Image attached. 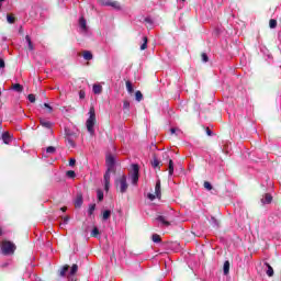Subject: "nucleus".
Wrapping results in <instances>:
<instances>
[{
  "label": "nucleus",
  "mask_w": 281,
  "mask_h": 281,
  "mask_svg": "<svg viewBox=\"0 0 281 281\" xmlns=\"http://www.w3.org/2000/svg\"><path fill=\"white\" fill-rule=\"evenodd\" d=\"M106 166L108 171L104 175V190L109 192V188H111V172L113 171V164H115V157L113 155L106 156Z\"/></svg>",
  "instance_id": "1"
},
{
  "label": "nucleus",
  "mask_w": 281,
  "mask_h": 281,
  "mask_svg": "<svg viewBox=\"0 0 281 281\" xmlns=\"http://www.w3.org/2000/svg\"><path fill=\"white\" fill-rule=\"evenodd\" d=\"M87 130L90 135H93L95 132L93 127L95 126V108L91 106L89 110V117L86 122Z\"/></svg>",
  "instance_id": "2"
},
{
  "label": "nucleus",
  "mask_w": 281,
  "mask_h": 281,
  "mask_svg": "<svg viewBox=\"0 0 281 281\" xmlns=\"http://www.w3.org/2000/svg\"><path fill=\"white\" fill-rule=\"evenodd\" d=\"M1 251L4 256H12L16 251V245L10 240L1 241Z\"/></svg>",
  "instance_id": "3"
},
{
  "label": "nucleus",
  "mask_w": 281,
  "mask_h": 281,
  "mask_svg": "<svg viewBox=\"0 0 281 281\" xmlns=\"http://www.w3.org/2000/svg\"><path fill=\"white\" fill-rule=\"evenodd\" d=\"M148 199L150 201H155V199H161V181H157L156 182V187H155V194L149 193L148 194Z\"/></svg>",
  "instance_id": "4"
},
{
  "label": "nucleus",
  "mask_w": 281,
  "mask_h": 281,
  "mask_svg": "<svg viewBox=\"0 0 281 281\" xmlns=\"http://www.w3.org/2000/svg\"><path fill=\"white\" fill-rule=\"evenodd\" d=\"M100 5H110V8H114V10H120V3L113 0H99Z\"/></svg>",
  "instance_id": "5"
},
{
  "label": "nucleus",
  "mask_w": 281,
  "mask_h": 281,
  "mask_svg": "<svg viewBox=\"0 0 281 281\" xmlns=\"http://www.w3.org/2000/svg\"><path fill=\"white\" fill-rule=\"evenodd\" d=\"M120 192L124 193L128 190V184L126 183V176L119 179Z\"/></svg>",
  "instance_id": "6"
},
{
  "label": "nucleus",
  "mask_w": 281,
  "mask_h": 281,
  "mask_svg": "<svg viewBox=\"0 0 281 281\" xmlns=\"http://www.w3.org/2000/svg\"><path fill=\"white\" fill-rule=\"evenodd\" d=\"M132 181L133 183H137V181H139V167L137 165H133Z\"/></svg>",
  "instance_id": "7"
},
{
  "label": "nucleus",
  "mask_w": 281,
  "mask_h": 281,
  "mask_svg": "<svg viewBox=\"0 0 281 281\" xmlns=\"http://www.w3.org/2000/svg\"><path fill=\"white\" fill-rule=\"evenodd\" d=\"M271 201H273V196H271V194H269V193H266L263 195V199L261 200L263 205H267V204L271 203Z\"/></svg>",
  "instance_id": "8"
},
{
  "label": "nucleus",
  "mask_w": 281,
  "mask_h": 281,
  "mask_svg": "<svg viewBox=\"0 0 281 281\" xmlns=\"http://www.w3.org/2000/svg\"><path fill=\"white\" fill-rule=\"evenodd\" d=\"M92 91H93V93H95L97 95H100V93H102V86H101V85H93Z\"/></svg>",
  "instance_id": "9"
},
{
  "label": "nucleus",
  "mask_w": 281,
  "mask_h": 281,
  "mask_svg": "<svg viewBox=\"0 0 281 281\" xmlns=\"http://www.w3.org/2000/svg\"><path fill=\"white\" fill-rule=\"evenodd\" d=\"M40 124H41L42 126H44V128H49V127L52 126V122H49V121H47V120H45V119H41V120H40Z\"/></svg>",
  "instance_id": "10"
},
{
  "label": "nucleus",
  "mask_w": 281,
  "mask_h": 281,
  "mask_svg": "<svg viewBox=\"0 0 281 281\" xmlns=\"http://www.w3.org/2000/svg\"><path fill=\"white\" fill-rule=\"evenodd\" d=\"M157 221H159V223H161V225H165V227L170 226V222H168V220H166V217H164V216H159L157 218Z\"/></svg>",
  "instance_id": "11"
},
{
  "label": "nucleus",
  "mask_w": 281,
  "mask_h": 281,
  "mask_svg": "<svg viewBox=\"0 0 281 281\" xmlns=\"http://www.w3.org/2000/svg\"><path fill=\"white\" fill-rule=\"evenodd\" d=\"M168 170H169L170 177H172V175H175V162L172 160H169Z\"/></svg>",
  "instance_id": "12"
},
{
  "label": "nucleus",
  "mask_w": 281,
  "mask_h": 281,
  "mask_svg": "<svg viewBox=\"0 0 281 281\" xmlns=\"http://www.w3.org/2000/svg\"><path fill=\"white\" fill-rule=\"evenodd\" d=\"M25 41L27 42L29 49H30L31 52H34V44H32V40L30 38V35H26V36H25Z\"/></svg>",
  "instance_id": "13"
},
{
  "label": "nucleus",
  "mask_w": 281,
  "mask_h": 281,
  "mask_svg": "<svg viewBox=\"0 0 281 281\" xmlns=\"http://www.w3.org/2000/svg\"><path fill=\"white\" fill-rule=\"evenodd\" d=\"M10 133H3L2 134V142L4 143V144H10Z\"/></svg>",
  "instance_id": "14"
},
{
  "label": "nucleus",
  "mask_w": 281,
  "mask_h": 281,
  "mask_svg": "<svg viewBox=\"0 0 281 281\" xmlns=\"http://www.w3.org/2000/svg\"><path fill=\"white\" fill-rule=\"evenodd\" d=\"M223 271H224V276L229 274V261L224 262Z\"/></svg>",
  "instance_id": "15"
},
{
  "label": "nucleus",
  "mask_w": 281,
  "mask_h": 281,
  "mask_svg": "<svg viewBox=\"0 0 281 281\" xmlns=\"http://www.w3.org/2000/svg\"><path fill=\"white\" fill-rule=\"evenodd\" d=\"M81 206H82V195H79L75 201V207H81Z\"/></svg>",
  "instance_id": "16"
},
{
  "label": "nucleus",
  "mask_w": 281,
  "mask_h": 281,
  "mask_svg": "<svg viewBox=\"0 0 281 281\" xmlns=\"http://www.w3.org/2000/svg\"><path fill=\"white\" fill-rule=\"evenodd\" d=\"M79 25H80L81 30H83V32L87 31V21L83 20V18H81L79 20Z\"/></svg>",
  "instance_id": "17"
},
{
  "label": "nucleus",
  "mask_w": 281,
  "mask_h": 281,
  "mask_svg": "<svg viewBox=\"0 0 281 281\" xmlns=\"http://www.w3.org/2000/svg\"><path fill=\"white\" fill-rule=\"evenodd\" d=\"M83 58L85 60H91L93 58V55L91 54V52L86 50L83 52Z\"/></svg>",
  "instance_id": "18"
},
{
  "label": "nucleus",
  "mask_w": 281,
  "mask_h": 281,
  "mask_svg": "<svg viewBox=\"0 0 281 281\" xmlns=\"http://www.w3.org/2000/svg\"><path fill=\"white\" fill-rule=\"evenodd\" d=\"M12 90H13V91L21 92V91H23V86H21L20 83H14V85L12 86Z\"/></svg>",
  "instance_id": "19"
},
{
  "label": "nucleus",
  "mask_w": 281,
  "mask_h": 281,
  "mask_svg": "<svg viewBox=\"0 0 281 281\" xmlns=\"http://www.w3.org/2000/svg\"><path fill=\"white\" fill-rule=\"evenodd\" d=\"M102 218L104 221H109V218H111V211H109V210L104 211L102 214Z\"/></svg>",
  "instance_id": "20"
},
{
  "label": "nucleus",
  "mask_w": 281,
  "mask_h": 281,
  "mask_svg": "<svg viewBox=\"0 0 281 281\" xmlns=\"http://www.w3.org/2000/svg\"><path fill=\"white\" fill-rule=\"evenodd\" d=\"M268 270H267V276L269 278H273V268L271 267V265L267 263Z\"/></svg>",
  "instance_id": "21"
},
{
  "label": "nucleus",
  "mask_w": 281,
  "mask_h": 281,
  "mask_svg": "<svg viewBox=\"0 0 281 281\" xmlns=\"http://www.w3.org/2000/svg\"><path fill=\"white\" fill-rule=\"evenodd\" d=\"M126 89L128 91V93H133L134 89H133V83L131 81H126Z\"/></svg>",
  "instance_id": "22"
},
{
  "label": "nucleus",
  "mask_w": 281,
  "mask_h": 281,
  "mask_svg": "<svg viewBox=\"0 0 281 281\" xmlns=\"http://www.w3.org/2000/svg\"><path fill=\"white\" fill-rule=\"evenodd\" d=\"M269 25H270L271 30H274V27H278V21L271 19L269 21Z\"/></svg>",
  "instance_id": "23"
},
{
  "label": "nucleus",
  "mask_w": 281,
  "mask_h": 281,
  "mask_svg": "<svg viewBox=\"0 0 281 281\" xmlns=\"http://www.w3.org/2000/svg\"><path fill=\"white\" fill-rule=\"evenodd\" d=\"M144 43L140 46V49L144 50L148 47V37H143Z\"/></svg>",
  "instance_id": "24"
},
{
  "label": "nucleus",
  "mask_w": 281,
  "mask_h": 281,
  "mask_svg": "<svg viewBox=\"0 0 281 281\" xmlns=\"http://www.w3.org/2000/svg\"><path fill=\"white\" fill-rule=\"evenodd\" d=\"M76 273H78V265H72L70 276H76Z\"/></svg>",
  "instance_id": "25"
},
{
  "label": "nucleus",
  "mask_w": 281,
  "mask_h": 281,
  "mask_svg": "<svg viewBox=\"0 0 281 281\" xmlns=\"http://www.w3.org/2000/svg\"><path fill=\"white\" fill-rule=\"evenodd\" d=\"M135 98L137 102H142V99L144 98V95L142 94V91H136Z\"/></svg>",
  "instance_id": "26"
},
{
  "label": "nucleus",
  "mask_w": 281,
  "mask_h": 281,
  "mask_svg": "<svg viewBox=\"0 0 281 281\" xmlns=\"http://www.w3.org/2000/svg\"><path fill=\"white\" fill-rule=\"evenodd\" d=\"M97 196L99 201H103L104 199V193L102 192V190H98L97 191Z\"/></svg>",
  "instance_id": "27"
},
{
  "label": "nucleus",
  "mask_w": 281,
  "mask_h": 281,
  "mask_svg": "<svg viewBox=\"0 0 281 281\" xmlns=\"http://www.w3.org/2000/svg\"><path fill=\"white\" fill-rule=\"evenodd\" d=\"M46 153L50 154V155H54V153H56V147L54 146H49L46 148Z\"/></svg>",
  "instance_id": "28"
},
{
  "label": "nucleus",
  "mask_w": 281,
  "mask_h": 281,
  "mask_svg": "<svg viewBox=\"0 0 281 281\" xmlns=\"http://www.w3.org/2000/svg\"><path fill=\"white\" fill-rule=\"evenodd\" d=\"M153 241L154 243H161V237L157 234L153 235Z\"/></svg>",
  "instance_id": "29"
},
{
  "label": "nucleus",
  "mask_w": 281,
  "mask_h": 281,
  "mask_svg": "<svg viewBox=\"0 0 281 281\" xmlns=\"http://www.w3.org/2000/svg\"><path fill=\"white\" fill-rule=\"evenodd\" d=\"M67 271H69V266H64L61 271H60V276L65 277V273H67Z\"/></svg>",
  "instance_id": "30"
},
{
  "label": "nucleus",
  "mask_w": 281,
  "mask_h": 281,
  "mask_svg": "<svg viewBox=\"0 0 281 281\" xmlns=\"http://www.w3.org/2000/svg\"><path fill=\"white\" fill-rule=\"evenodd\" d=\"M93 212H95V204H91L88 210V213L90 216H91V214H93Z\"/></svg>",
  "instance_id": "31"
},
{
  "label": "nucleus",
  "mask_w": 281,
  "mask_h": 281,
  "mask_svg": "<svg viewBox=\"0 0 281 281\" xmlns=\"http://www.w3.org/2000/svg\"><path fill=\"white\" fill-rule=\"evenodd\" d=\"M67 177H69V179H74V177H76V172L74 170H69L67 171Z\"/></svg>",
  "instance_id": "32"
},
{
  "label": "nucleus",
  "mask_w": 281,
  "mask_h": 281,
  "mask_svg": "<svg viewBox=\"0 0 281 281\" xmlns=\"http://www.w3.org/2000/svg\"><path fill=\"white\" fill-rule=\"evenodd\" d=\"M27 99H29V102H32V103L36 102V97L34 94H29Z\"/></svg>",
  "instance_id": "33"
},
{
  "label": "nucleus",
  "mask_w": 281,
  "mask_h": 281,
  "mask_svg": "<svg viewBox=\"0 0 281 281\" xmlns=\"http://www.w3.org/2000/svg\"><path fill=\"white\" fill-rule=\"evenodd\" d=\"M98 234H100V231L98 229V227H94L91 232V236L95 237L98 236Z\"/></svg>",
  "instance_id": "34"
},
{
  "label": "nucleus",
  "mask_w": 281,
  "mask_h": 281,
  "mask_svg": "<svg viewBox=\"0 0 281 281\" xmlns=\"http://www.w3.org/2000/svg\"><path fill=\"white\" fill-rule=\"evenodd\" d=\"M205 190H212V184L207 181L204 182Z\"/></svg>",
  "instance_id": "35"
},
{
  "label": "nucleus",
  "mask_w": 281,
  "mask_h": 281,
  "mask_svg": "<svg viewBox=\"0 0 281 281\" xmlns=\"http://www.w3.org/2000/svg\"><path fill=\"white\" fill-rule=\"evenodd\" d=\"M8 23H14V15L7 16Z\"/></svg>",
  "instance_id": "36"
},
{
  "label": "nucleus",
  "mask_w": 281,
  "mask_h": 281,
  "mask_svg": "<svg viewBox=\"0 0 281 281\" xmlns=\"http://www.w3.org/2000/svg\"><path fill=\"white\" fill-rule=\"evenodd\" d=\"M202 60H203V63H207V60H209L207 54H205V53L202 54Z\"/></svg>",
  "instance_id": "37"
},
{
  "label": "nucleus",
  "mask_w": 281,
  "mask_h": 281,
  "mask_svg": "<svg viewBox=\"0 0 281 281\" xmlns=\"http://www.w3.org/2000/svg\"><path fill=\"white\" fill-rule=\"evenodd\" d=\"M85 91L83 90H81L80 92H79V98H80V100H85Z\"/></svg>",
  "instance_id": "38"
},
{
  "label": "nucleus",
  "mask_w": 281,
  "mask_h": 281,
  "mask_svg": "<svg viewBox=\"0 0 281 281\" xmlns=\"http://www.w3.org/2000/svg\"><path fill=\"white\" fill-rule=\"evenodd\" d=\"M158 166H159V160L154 159V161H153V167H154V168H157Z\"/></svg>",
  "instance_id": "39"
},
{
  "label": "nucleus",
  "mask_w": 281,
  "mask_h": 281,
  "mask_svg": "<svg viewBox=\"0 0 281 281\" xmlns=\"http://www.w3.org/2000/svg\"><path fill=\"white\" fill-rule=\"evenodd\" d=\"M44 106H45V109H48V113H52L53 109L50 108V105H49V104L44 103Z\"/></svg>",
  "instance_id": "40"
},
{
  "label": "nucleus",
  "mask_w": 281,
  "mask_h": 281,
  "mask_svg": "<svg viewBox=\"0 0 281 281\" xmlns=\"http://www.w3.org/2000/svg\"><path fill=\"white\" fill-rule=\"evenodd\" d=\"M69 166H76V159H74V158L70 159V160H69Z\"/></svg>",
  "instance_id": "41"
},
{
  "label": "nucleus",
  "mask_w": 281,
  "mask_h": 281,
  "mask_svg": "<svg viewBox=\"0 0 281 281\" xmlns=\"http://www.w3.org/2000/svg\"><path fill=\"white\" fill-rule=\"evenodd\" d=\"M0 67H1V69H3V67H5V61H3V59H0Z\"/></svg>",
  "instance_id": "42"
},
{
  "label": "nucleus",
  "mask_w": 281,
  "mask_h": 281,
  "mask_svg": "<svg viewBox=\"0 0 281 281\" xmlns=\"http://www.w3.org/2000/svg\"><path fill=\"white\" fill-rule=\"evenodd\" d=\"M69 223V216L64 217V225H67Z\"/></svg>",
  "instance_id": "43"
},
{
  "label": "nucleus",
  "mask_w": 281,
  "mask_h": 281,
  "mask_svg": "<svg viewBox=\"0 0 281 281\" xmlns=\"http://www.w3.org/2000/svg\"><path fill=\"white\" fill-rule=\"evenodd\" d=\"M61 212H67V207H61Z\"/></svg>",
  "instance_id": "44"
},
{
  "label": "nucleus",
  "mask_w": 281,
  "mask_h": 281,
  "mask_svg": "<svg viewBox=\"0 0 281 281\" xmlns=\"http://www.w3.org/2000/svg\"><path fill=\"white\" fill-rule=\"evenodd\" d=\"M0 236H3V229L0 227Z\"/></svg>",
  "instance_id": "45"
},
{
  "label": "nucleus",
  "mask_w": 281,
  "mask_h": 281,
  "mask_svg": "<svg viewBox=\"0 0 281 281\" xmlns=\"http://www.w3.org/2000/svg\"><path fill=\"white\" fill-rule=\"evenodd\" d=\"M170 131H171V134H175V133H176V130H175V128H171Z\"/></svg>",
  "instance_id": "46"
},
{
  "label": "nucleus",
  "mask_w": 281,
  "mask_h": 281,
  "mask_svg": "<svg viewBox=\"0 0 281 281\" xmlns=\"http://www.w3.org/2000/svg\"><path fill=\"white\" fill-rule=\"evenodd\" d=\"M124 106H125V108H128V102H125V103H124Z\"/></svg>",
  "instance_id": "47"
},
{
  "label": "nucleus",
  "mask_w": 281,
  "mask_h": 281,
  "mask_svg": "<svg viewBox=\"0 0 281 281\" xmlns=\"http://www.w3.org/2000/svg\"><path fill=\"white\" fill-rule=\"evenodd\" d=\"M207 135H212V132H210V130H207Z\"/></svg>",
  "instance_id": "48"
},
{
  "label": "nucleus",
  "mask_w": 281,
  "mask_h": 281,
  "mask_svg": "<svg viewBox=\"0 0 281 281\" xmlns=\"http://www.w3.org/2000/svg\"><path fill=\"white\" fill-rule=\"evenodd\" d=\"M181 1L186 2V0H181Z\"/></svg>",
  "instance_id": "49"
}]
</instances>
